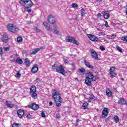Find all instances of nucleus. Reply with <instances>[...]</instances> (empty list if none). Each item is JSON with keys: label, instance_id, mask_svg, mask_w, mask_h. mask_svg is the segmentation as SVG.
Wrapping results in <instances>:
<instances>
[{"label": "nucleus", "instance_id": "obj_1", "mask_svg": "<svg viewBox=\"0 0 127 127\" xmlns=\"http://www.w3.org/2000/svg\"><path fill=\"white\" fill-rule=\"evenodd\" d=\"M92 81H96V77L91 72H89L85 78V83L87 86H92Z\"/></svg>", "mask_w": 127, "mask_h": 127}, {"label": "nucleus", "instance_id": "obj_2", "mask_svg": "<svg viewBox=\"0 0 127 127\" xmlns=\"http://www.w3.org/2000/svg\"><path fill=\"white\" fill-rule=\"evenodd\" d=\"M20 3L24 7H31L33 5V3L31 0H21Z\"/></svg>", "mask_w": 127, "mask_h": 127}, {"label": "nucleus", "instance_id": "obj_3", "mask_svg": "<svg viewBox=\"0 0 127 127\" xmlns=\"http://www.w3.org/2000/svg\"><path fill=\"white\" fill-rule=\"evenodd\" d=\"M30 95L33 99H37V94H36V86L33 85L30 89Z\"/></svg>", "mask_w": 127, "mask_h": 127}, {"label": "nucleus", "instance_id": "obj_4", "mask_svg": "<svg viewBox=\"0 0 127 127\" xmlns=\"http://www.w3.org/2000/svg\"><path fill=\"white\" fill-rule=\"evenodd\" d=\"M7 27L9 31H10L11 32L15 33L17 32V31H18V28H16L12 24H9L7 26Z\"/></svg>", "mask_w": 127, "mask_h": 127}, {"label": "nucleus", "instance_id": "obj_5", "mask_svg": "<svg viewBox=\"0 0 127 127\" xmlns=\"http://www.w3.org/2000/svg\"><path fill=\"white\" fill-rule=\"evenodd\" d=\"M56 71L58 73H61V74H62L64 76H65L66 73H67L62 65L58 66L56 68Z\"/></svg>", "mask_w": 127, "mask_h": 127}, {"label": "nucleus", "instance_id": "obj_6", "mask_svg": "<svg viewBox=\"0 0 127 127\" xmlns=\"http://www.w3.org/2000/svg\"><path fill=\"white\" fill-rule=\"evenodd\" d=\"M52 97L53 99H57L58 98H61V94H60V91L58 90L55 89L52 92Z\"/></svg>", "mask_w": 127, "mask_h": 127}, {"label": "nucleus", "instance_id": "obj_7", "mask_svg": "<svg viewBox=\"0 0 127 127\" xmlns=\"http://www.w3.org/2000/svg\"><path fill=\"white\" fill-rule=\"evenodd\" d=\"M90 52L92 58H93L95 60H99V55H98L97 52H95L94 50H90Z\"/></svg>", "mask_w": 127, "mask_h": 127}, {"label": "nucleus", "instance_id": "obj_8", "mask_svg": "<svg viewBox=\"0 0 127 127\" xmlns=\"http://www.w3.org/2000/svg\"><path fill=\"white\" fill-rule=\"evenodd\" d=\"M87 36L88 38H89L91 41H93V42H98L99 41V38L95 35L89 34L87 35Z\"/></svg>", "mask_w": 127, "mask_h": 127}, {"label": "nucleus", "instance_id": "obj_9", "mask_svg": "<svg viewBox=\"0 0 127 127\" xmlns=\"http://www.w3.org/2000/svg\"><path fill=\"white\" fill-rule=\"evenodd\" d=\"M48 22H49V23H51L52 24H54V23H55V22H56V19L53 16V15H50L48 17Z\"/></svg>", "mask_w": 127, "mask_h": 127}, {"label": "nucleus", "instance_id": "obj_10", "mask_svg": "<svg viewBox=\"0 0 127 127\" xmlns=\"http://www.w3.org/2000/svg\"><path fill=\"white\" fill-rule=\"evenodd\" d=\"M57 107H61L62 105V99L61 97L54 99Z\"/></svg>", "mask_w": 127, "mask_h": 127}, {"label": "nucleus", "instance_id": "obj_11", "mask_svg": "<svg viewBox=\"0 0 127 127\" xmlns=\"http://www.w3.org/2000/svg\"><path fill=\"white\" fill-rule=\"evenodd\" d=\"M28 107V108H30V109H32L34 111H36V110H38V108H39V106H38V105L35 103H32L31 104H30Z\"/></svg>", "mask_w": 127, "mask_h": 127}, {"label": "nucleus", "instance_id": "obj_12", "mask_svg": "<svg viewBox=\"0 0 127 127\" xmlns=\"http://www.w3.org/2000/svg\"><path fill=\"white\" fill-rule=\"evenodd\" d=\"M109 114V111H108V108H105L103 109L102 111V115L103 116V118H106L108 116V114Z\"/></svg>", "mask_w": 127, "mask_h": 127}, {"label": "nucleus", "instance_id": "obj_13", "mask_svg": "<svg viewBox=\"0 0 127 127\" xmlns=\"http://www.w3.org/2000/svg\"><path fill=\"white\" fill-rule=\"evenodd\" d=\"M42 48H43L42 47H40L39 48H37V49H34L32 53L31 54L32 55H35V54H36V53H37V52H38L39 51H40V50H41V49H42Z\"/></svg>", "mask_w": 127, "mask_h": 127}, {"label": "nucleus", "instance_id": "obj_14", "mask_svg": "<svg viewBox=\"0 0 127 127\" xmlns=\"http://www.w3.org/2000/svg\"><path fill=\"white\" fill-rule=\"evenodd\" d=\"M38 71V67L37 66V65L35 64L33 65L31 69V71L32 73H36Z\"/></svg>", "mask_w": 127, "mask_h": 127}, {"label": "nucleus", "instance_id": "obj_15", "mask_svg": "<svg viewBox=\"0 0 127 127\" xmlns=\"http://www.w3.org/2000/svg\"><path fill=\"white\" fill-rule=\"evenodd\" d=\"M84 64L86 66V67H88V68H90V69H94V66H93L92 65L90 64V63H89V62L85 60Z\"/></svg>", "mask_w": 127, "mask_h": 127}, {"label": "nucleus", "instance_id": "obj_16", "mask_svg": "<svg viewBox=\"0 0 127 127\" xmlns=\"http://www.w3.org/2000/svg\"><path fill=\"white\" fill-rule=\"evenodd\" d=\"M17 114L19 118H22V116L24 115V111L23 110H19L17 111Z\"/></svg>", "mask_w": 127, "mask_h": 127}, {"label": "nucleus", "instance_id": "obj_17", "mask_svg": "<svg viewBox=\"0 0 127 127\" xmlns=\"http://www.w3.org/2000/svg\"><path fill=\"white\" fill-rule=\"evenodd\" d=\"M6 105L7 106L8 108H10V109L13 108V106H14V105L12 104L10 101H6Z\"/></svg>", "mask_w": 127, "mask_h": 127}, {"label": "nucleus", "instance_id": "obj_18", "mask_svg": "<svg viewBox=\"0 0 127 127\" xmlns=\"http://www.w3.org/2000/svg\"><path fill=\"white\" fill-rule=\"evenodd\" d=\"M118 103L120 105H126V104H127V101H126V100L125 99L122 98L119 100Z\"/></svg>", "mask_w": 127, "mask_h": 127}, {"label": "nucleus", "instance_id": "obj_19", "mask_svg": "<svg viewBox=\"0 0 127 127\" xmlns=\"http://www.w3.org/2000/svg\"><path fill=\"white\" fill-rule=\"evenodd\" d=\"M106 96L108 97H112V91L110 90V89L107 88L106 90Z\"/></svg>", "mask_w": 127, "mask_h": 127}, {"label": "nucleus", "instance_id": "obj_20", "mask_svg": "<svg viewBox=\"0 0 127 127\" xmlns=\"http://www.w3.org/2000/svg\"><path fill=\"white\" fill-rule=\"evenodd\" d=\"M116 37H117V35L115 34H112L111 37H110V35H107V38H108V39H115Z\"/></svg>", "mask_w": 127, "mask_h": 127}, {"label": "nucleus", "instance_id": "obj_21", "mask_svg": "<svg viewBox=\"0 0 127 127\" xmlns=\"http://www.w3.org/2000/svg\"><path fill=\"white\" fill-rule=\"evenodd\" d=\"M43 25L45 26V28H46V29H47L48 30H49L50 29V27H49V24H48V23L46 22H44Z\"/></svg>", "mask_w": 127, "mask_h": 127}, {"label": "nucleus", "instance_id": "obj_22", "mask_svg": "<svg viewBox=\"0 0 127 127\" xmlns=\"http://www.w3.org/2000/svg\"><path fill=\"white\" fill-rule=\"evenodd\" d=\"M8 38V36L7 35L4 36L2 38V41H3V42H5V43H6L7 42Z\"/></svg>", "mask_w": 127, "mask_h": 127}, {"label": "nucleus", "instance_id": "obj_23", "mask_svg": "<svg viewBox=\"0 0 127 127\" xmlns=\"http://www.w3.org/2000/svg\"><path fill=\"white\" fill-rule=\"evenodd\" d=\"M72 40H74V37H67L66 38V42H72Z\"/></svg>", "mask_w": 127, "mask_h": 127}, {"label": "nucleus", "instance_id": "obj_24", "mask_svg": "<svg viewBox=\"0 0 127 127\" xmlns=\"http://www.w3.org/2000/svg\"><path fill=\"white\" fill-rule=\"evenodd\" d=\"M25 63L27 67L30 66V61L28 58H26L25 59Z\"/></svg>", "mask_w": 127, "mask_h": 127}, {"label": "nucleus", "instance_id": "obj_25", "mask_svg": "<svg viewBox=\"0 0 127 127\" xmlns=\"http://www.w3.org/2000/svg\"><path fill=\"white\" fill-rule=\"evenodd\" d=\"M89 105V103L87 102H84L82 106V109H84V110H86L87 109V107Z\"/></svg>", "mask_w": 127, "mask_h": 127}, {"label": "nucleus", "instance_id": "obj_26", "mask_svg": "<svg viewBox=\"0 0 127 127\" xmlns=\"http://www.w3.org/2000/svg\"><path fill=\"white\" fill-rule=\"evenodd\" d=\"M103 16L105 19H108V18H110V14L108 13H104Z\"/></svg>", "mask_w": 127, "mask_h": 127}, {"label": "nucleus", "instance_id": "obj_27", "mask_svg": "<svg viewBox=\"0 0 127 127\" xmlns=\"http://www.w3.org/2000/svg\"><path fill=\"white\" fill-rule=\"evenodd\" d=\"M86 14V10L85 9L82 8L81 10V16H84Z\"/></svg>", "mask_w": 127, "mask_h": 127}, {"label": "nucleus", "instance_id": "obj_28", "mask_svg": "<svg viewBox=\"0 0 127 127\" xmlns=\"http://www.w3.org/2000/svg\"><path fill=\"white\" fill-rule=\"evenodd\" d=\"M98 35L99 36H105L106 35V33L103 31H101L98 33Z\"/></svg>", "mask_w": 127, "mask_h": 127}, {"label": "nucleus", "instance_id": "obj_29", "mask_svg": "<svg viewBox=\"0 0 127 127\" xmlns=\"http://www.w3.org/2000/svg\"><path fill=\"white\" fill-rule=\"evenodd\" d=\"M16 62L17 63H18V64H22V63H23V61H22V60H21L19 58H17L16 59Z\"/></svg>", "mask_w": 127, "mask_h": 127}, {"label": "nucleus", "instance_id": "obj_30", "mask_svg": "<svg viewBox=\"0 0 127 127\" xmlns=\"http://www.w3.org/2000/svg\"><path fill=\"white\" fill-rule=\"evenodd\" d=\"M114 120L115 122L116 123H119L120 122V118H119V117H118V116H115L114 117Z\"/></svg>", "mask_w": 127, "mask_h": 127}, {"label": "nucleus", "instance_id": "obj_31", "mask_svg": "<svg viewBox=\"0 0 127 127\" xmlns=\"http://www.w3.org/2000/svg\"><path fill=\"white\" fill-rule=\"evenodd\" d=\"M12 127H21V125L18 123H14L12 125Z\"/></svg>", "mask_w": 127, "mask_h": 127}, {"label": "nucleus", "instance_id": "obj_32", "mask_svg": "<svg viewBox=\"0 0 127 127\" xmlns=\"http://www.w3.org/2000/svg\"><path fill=\"white\" fill-rule=\"evenodd\" d=\"M77 71L79 72V73H84L85 72V68L81 67V68H79Z\"/></svg>", "mask_w": 127, "mask_h": 127}, {"label": "nucleus", "instance_id": "obj_33", "mask_svg": "<svg viewBox=\"0 0 127 127\" xmlns=\"http://www.w3.org/2000/svg\"><path fill=\"white\" fill-rule=\"evenodd\" d=\"M71 42L73 44H76V45H79V42H78V41L75 40V38H74V39L72 40V41Z\"/></svg>", "mask_w": 127, "mask_h": 127}, {"label": "nucleus", "instance_id": "obj_34", "mask_svg": "<svg viewBox=\"0 0 127 127\" xmlns=\"http://www.w3.org/2000/svg\"><path fill=\"white\" fill-rule=\"evenodd\" d=\"M116 48H117V50H118V51H119V52L123 53V49H122V48L120 46H117Z\"/></svg>", "mask_w": 127, "mask_h": 127}, {"label": "nucleus", "instance_id": "obj_35", "mask_svg": "<svg viewBox=\"0 0 127 127\" xmlns=\"http://www.w3.org/2000/svg\"><path fill=\"white\" fill-rule=\"evenodd\" d=\"M111 78H115L116 77V73H115V72H110Z\"/></svg>", "mask_w": 127, "mask_h": 127}, {"label": "nucleus", "instance_id": "obj_36", "mask_svg": "<svg viewBox=\"0 0 127 127\" xmlns=\"http://www.w3.org/2000/svg\"><path fill=\"white\" fill-rule=\"evenodd\" d=\"M17 42H22V38L21 37H18L17 38Z\"/></svg>", "mask_w": 127, "mask_h": 127}, {"label": "nucleus", "instance_id": "obj_37", "mask_svg": "<svg viewBox=\"0 0 127 127\" xmlns=\"http://www.w3.org/2000/svg\"><path fill=\"white\" fill-rule=\"evenodd\" d=\"M71 6H72V7H73V8H75L76 7H78V4H77L76 3H73L71 4Z\"/></svg>", "mask_w": 127, "mask_h": 127}, {"label": "nucleus", "instance_id": "obj_38", "mask_svg": "<svg viewBox=\"0 0 127 127\" xmlns=\"http://www.w3.org/2000/svg\"><path fill=\"white\" fill-rule=\"evenodd\" d=\"M9 47H3V50H4V51L7 52V51H9Z\"/></svg>", "mask_w": 127, "mask_h": 127}, {"label": "nucleus", "instance_id": "obj_39", "mask_svg": "<svg viewBox=\"0 0 127 127\" xmlns=\"http://www.w3.org/2000/svg\"><path fill=\"white\" fill-rule=\"evenodd\" d=\"M21 76V74H20V73H19V71H17L16 77H17V78H20Z\"/></svg>", "mask_w": 127, "mask_h": 127}, {"label": "nucleus", "instance_id": "obj_40", "mask_svg": "<svg viewBox=\"0 0 127 127\" xmlns=\"http://www.w3.org/2000/svg\"><path fill=\"white\" fill-rule=\"evenodd\" d=\"M34 30H35V31H36V32H41V30H40V29H38V28H37V27H35L34 28Z\"/></svg>", "mask_w": 127, "mask_h": 127}, {"label": "nucleus", "instance_id": "obj_41", "mask_svg": "<svg viewBox=\"0 0 127 127\" xmlns=\"http://www.w3.org/2000/svg\"><path fill=\"white\" fill-rule=\"evenodd\" d=\"M0 55L1 57L3 55V54L2 53V48L1 47H0Z\"/></svg>", "mask_w": 127, "mask_h": 127}, {"label": "nucleus", "instance_id": "obj_42", "mask_svg": "<svg viewBox=\"0 0 127 127\" xmlns=\"http://www.w3.org/2000/svg\"><path fill=\"white\" fill-rule=\"evenodd\" d=\"M115 71V67H112L110 69V73L114 72Z\"/></svg>", "mask_w": 127, "mask_h": 127}, {"label": "nucleus", "instance_id": "obj_43", "mask_svg": "<svg viewBox=\"0 0 127 127\" xmlns=\"http://www.w3.org/2000/svg\"><path fill=\"white\" fill-rule=\"evenodd\" d=\"M89 99L90 100H91V101H93V100L95 99V96H94L93 95H91L89 97Z\"/></svg>", "mask_w": 127, "mask_h": 127}, {"label": "nucleus", "instance_id": "obj_44", "mask_svg": "<svg viewBox=\"0 0 127 127\" xmlns=\"http://www.w3.org/2000/svg\"><path fill=\"white\" fill-rule=\"evenodd\" d=\"M121 40H123V41H127V37H122Z\"/></svg>", "mask_w": 127, "mask_h": 127}, {"label": "nucleus", "instance_id": "obj_45", "mask_svg": "<svg viewBox=\"0 0 127 127\" xmlns=\"http://www.w3.org/2000/svg\"><path fill=\"white\" fill-rule=\"evenodd\" d=\"M53 33H54V34H59V31H58V30H55L53 31Z\"/></svg>", "mask_w": 127, "mask_h": 127}, {"label": "nucleus", "instance_id": "obj_46", "mask_svg": "<svg viewBox=\"0 0 127 127\" xmlns=\"http://www.w3.org/2000/svg\"><path fill=\"white\" fill-rule=\"evenodd\" d=\"M26 10L28 11V12H31V9L29 8V7H25Z\"/></svg>", "mask_w": 127, "mask_h": 127}, {"label": "nucleus", "instance_id": "obj_47", "mask_svg": "<svg viewBox=\"0 0 127 127\" xmlns=\"http://www.w3.org/2000/svg\"><path fill=\"white\" fill-rule=\"evenodd\" d=\"M99 49H100V50H101L102 51H104L105 50V47H104L103 46H100L99 47Z\"/></svg>", "mask_w": 127, "mask_h": 127}, {"label": "nucleus", "instance_id": "obj_48", "mask_svg": "<svg viewBox=\"0 0 127 127\" xmlns=\"http://www.w3.org/2000/svg\"><path fill=\"white\" fill-rule=\"evenodd\" d=\"M64 61L65 64H67L68 63V60L66 59H64Z\"/></svg>", "mask_w": 127, "mask_h": 127}, {"label": "nucleus", "instance_id": "obj_49", "mask_svg": "<svg viewBox=\"0 0 127 127\" xmlns=\"http://www.w3.org/2000/svg\"><path fill=\"white\" fill-rule=\"evenodd\" d=\"M41 116L43 118H45V117H46V116L45 115V114H44V113L43 112L42 113Z\"/></svg>", "mask_w": 127, "mask_h": 127}, {"label": "nucleus", "instance_id": "obj_50", "mask_svg": "<svg viewBox=\"0 0 127 127\" xmlns=\"http://www.w3.org/2000/svg\"><path fill=\"white\" fill-rule=\"evenodd\" d=\"M31 118V115L29 114L27 116V119H30Z\"/></svg>", "mask_w": 127, "mask_h": 127}, {"label": "nucleus", "instance_id": "obj_51", "mask_svg": "<svg viewBox=\"0 0 127 127\" xmlns=\"http://www.w3.org/2000/svg\"><path fill=\"white\" fill-rule=\"evenodd\" d=\"M53 102H50L49 103V106H50V107H51V106H53Z\"/></svg>", "mask_w": 127, "mask_h": 127}, {"label": "nucleus", "instance_id": "obj_52", "mask_svg": "<svg viewBox=\"0 0 127 127\" xmlns=\"http://www.w3.org/2000/svg\"><path fill=\"white\" fill-rule=\"evenodd\" d=\"M57 119H59L60 118V115L59 114H57L56 115Z\"/></svg>", "mask_w": 127, "mask_h": 127}, {"label": "nucleus", "instance_id": "obj_53", "mask_svg": "<svg viewBox=\"0 0 127 127\" xmlns=\"http://www.w3.org/2000/svg\"><path fill=\"white\" fill-rule=\"evenodd\" d=\"M105 26L106 27H109V24H108V22H106Z\"/></svg>", "mask_w": 127, "mask_h": 127}, {"label": "nucleus", "instance_id": "obj_54", "mask_svg": "<svg viewBox=\"0 0 127 127\" xmlns=\"http://www.w3.org/2000/svg\"><path fill=\"white\" fill-rule=\"evenodd\" d=\"M35 81L36 82V83H38V82H39V78H37L36 79Z\"/></svg>", "mask_w": 127, "mask_h": 127}, {"label": "nucleus", "instance_id": "obj_55", "mask_svg": "<svg viewBox=\"0 0 127 127\" xmlns=\"http://www.w3.org/2000/svg\"><path fill=\"white\" fill-rule=\"evenodd\" d=\"M101 13H98V14H97V16H98V17H101Z\"/></svg>", "mask_w": 127, "mask_h": 127}, {"label": "nucleus", "instance_id": "obj_56", "mask_svg": "<svg viewBox=\"0 0 127 127\" xmlns=\"http://www.w3.org/2000/svg\"><path fill=\"white\" fill-rule=\"evenodd\" d=\"M52 68H53V69H55V64H54V65L52 66Z\"/></svg>", "mask_w": 127, "mask_h": 127}, {"label": "nucleus", "instance_id": "obj_57", "mask_svg": "<svg viewBox=\"0 0 127 127\" xmlns=\"http://www.w3.org/2000/svg\"><path fill=\"white\" fill-rule=\"evenodd\" d=\"M80 122V120L79 119H76V123H79Z\"/></svg>", "mask_w": 127, "mask_h": 127}, {"label": "nucleus", "instance_id": "obj_58", "mask_svg": "<svg viewBox=\"0 0 127 127\" xmlns=\"http://www.w3.org/2000/svg\"><path fill=\"white\" fill-rule=\"evenodd\" d=\"M97 2H100V1H102V0H96Z\"/></svg>", "mask_w": 127, "mask_h": 127}, {"label": "nucleus", "instance_id": "obj_59", "mask_svg": "<svg viewBox=\"0 0 127 127\" xmlns=\"http://www.w3.org/2000/svg\"><path fill=\"white\" fill-rule=\"evenodd\" d=\"M77 79H78V78H77V77L74 78V80H77Z\"/></svg>", "mask_w": 127, "mask_h": 127}, {"label": "nucleus", "instance_id": "obj_60", "mask_svg": "<svg viewBox=\"0 0 127 127\" xmlns=\"http://www.w3.org/2000/svg\"><path fill=\"white\" fill-rule=\"evenodd\" d=\"M121 80H122V81H124V80H125L124 78H121Z\"/></svg>", "mask_w": 127, "mask_h": 127}, {"label": "nucleus", "instance_id": "obj_61", "mask_svg": "<svg viewBox=\"0 0 127 127\" xmlns=\"http://www.w3.org/2000/svg\"><path fill=\"white\" fill-rule=\"evenodd\" d=\"M0 88H1V85L0 84Z\"/></svg>", "mask_w": 127, "mask_h": 127}, {"label": "nucleus", "instance_id": "obj_62", "mask_svg": "<svg viewBox=\"0 0 127 127\" xmlns=\"http://www.w3.org/2000/svg\"><path fill=\"white\" fill-rule=\"evenodd\" d=\"M104 41H107V40L105 39V40H104Z\"/></svg>", "mask_w": 127, "mask_h": 127}, {"label": "nucleus", "instance_id": "obj_63", "mask_svg": "<svg viewBox=\"0 0 127 127\" xmlns=\"http://www.w3.org/2000/svg\"><path fill=\"white\" fill-rule=\"evenodd\" d=\"M74 57H76V55H74Z\"/></svg>", "mask_w": 127, "mask_h": 127}, {"label": "nucleus", "instance_id": "obj_64", "mask_svg": "<svg viewBox=\"0 0 127 127\" xmlns=\"http://www.w3.org/2000/svg\"><path fill=\"white\" fill-rule=\"evenodd\" d=\"M111 36H110V35H109V37H111Z\"/></svg>", "mask_w": 127, "mask_h": 127}]
</instances>
